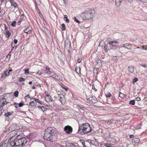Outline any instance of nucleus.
<instances>
[{"label":"nucleus","instance_id":"4468645a","mask_svg":"<svg viewBox=\"0 0 147 147\" xmlns=\"http://www.w3.org/2000/svg\"><path fill=\"white\" fill-rule=\"evenodd\" d=\"M90 142L92 145L96 146H98L99 145V143L98 141L96 139L94 138L92 140H91Z\"/></svg>","mask_w":147,"mask_h":147},{"label":"nucleus","instance_id":"393cba45","mask_svg":"<svg viewBox=\"0 0 147 147\" xmlns=\"http://www.w3.org/2000/svg\"><path fill=\"white\" fill-rule=\"evenodd\" d=\"M36 104V102L32 101L29 103V105L31 107H33L35 106Z\"/></svg>","mask_w":147,"mask_h":147},{"label":"nucleus","instance_id":"20e7f679","mask_svg":"<svg viewBox=\"0 0 147 147\" xmlns=\"http://www.w3.org/2000/svg\"><path fill=\"white\" fill-rule=\"evenodd\" d=\"M50 129H50H49L48 130H45L43 138L45 140L52 142H53L52 139L54 136H52L49 133V131L51 132V130Z\"/></svg>","mask_w":147,"mask_h":147},{"label":"nucleus","instance_id":"b1692460","mask_svg":"<svg viewBox=\"0 0 147 147\" xmlns=\"http://www.w3.org/2000/svg\"><path fill=\"white\" fill-rule=\"evenodd\" d=\"M49 105L51 107H54L56 106L57 104L54 102V101H52L49 103Z\"/></svg>","mask_w":147,"mask_h":147},{"label":"nucleus","instance_id":"7ed1b4c3","mask_svg":"<svg viewBox=\"0 0 147 147\" xmlns=\"http://www.w3.org/2000/svg\"><path fill=\"white\" fill-rule=\"evenodd\" d=\"M19 136L18 135L16 138V144L17 146H21L22 147L25 146V144H26L27 141V140L25 137H22L21 138H19Z\"/></svg>","mask_w":147,"mask_h":147},{"label":"nucleus","instance_id":"f8f14e48","mask_svg":"<svg viewBox=\"0 0 147 147\" xmlns=\"http://www.w3.org/2000/svg\"><path fill=\"white\" fill-rule=\"evenodd\" d=\"M102 43H104V46H101L102 48L104 49L106 52H107L109 50V48L108 47L107 45L106 44L105 42L102 41H101L99 45L100 46Z\"/></svg>","mask_w":147,"mask_h":147},{"label":"nucleus","instance_id":"0e129e2a","mask_svg":"<svg viewBox=\"0 0 147 147\" xmlns=\"http://www.w3.org/2000/svg\"><path fill=\"white\" fill-rule=\"evenodd\" d=\"M112 99L114 101H115V97L114 96H112Z\"/></svg>","mask_w":147,"mask_h":147},{"label":"nucleus","instance_id":"69168bd1","mask_svg":"<svg viewBox=\"0 0 147 147\" xmlns=\"http://www.w3.org/2000/svg\"><path fill=\"white\" fill-rule=\"evenodd\" d=\"M14 42L15 43V44H16L18 42V40L16 39H15L14 40Z\"/></svg>","mask_w":147,"mask_h":147},{"label":"nucleus","instance_id":"680f3d73","mask_svg":"<svg viewBox=\"0 0 147 147\" xmlns=\"http://www.w3.org/2000/svg\"><path fill=\"white\" fill-rule=\"evenodd\" d=\"M14 0H10V2L11 3V6H12L13 4L14 3Z\"/></svg>","mask_w":147,"mask_h":147},{"label":"nucleus","instance_id":"de8ad7c7","mask_svg":"<svg viewBox=\"0 0 147 147\" xmlns=\"http://www.w3.org/2000/svg\"><path fill=\"white\" fill-rule=\"evenodd\" d=\"M73 19L74 20V21L76 22L80 23V22L79 21L76 17H74V18Z\"/></svg>","mask_w":147,"mask_h":147},{"label":"nucleus","instance_id":"473e14b6","mask_svg":"<svg viewBox=\"0 0 147 147\" xmlns=\"http://www.w3.org/2000/svg\"><path fill=\"white\" fill-rule=\"evenodd\" d=\"M22 17H23V15L22 14L21 16V18L19 20L18 22V25H20L22 21H23L22 18Z\"/></svg>","mask_w":147,"mask_h":147},{"label":"nucleus","instance_id":"39448f33","mask_svg":"<svg viewBox=\"0 0 147 147\" xmlns=\"http://www.w3.org/2000/svg\"><path fill=\"white\" fill-rule=\"evenodd\" d=\"M16 138V137L15 136L11 137L8 140L9 144H10V146L12 147L17 146L16 141V139H15Z\"/></svg>","mask_w":147,"mask_h":147},{"label":"nucleus","instance_id":"4c0bfd02","mask_svg":"<svg viewBox=\"0 0 147 147\" xmlns=\"http://www.w3.org/2000/svg\"><path fill=\"white\" fill-rule=\"evenodd\" d=\"M41 109L42 110V111H46L47 109V108L45 107V106H42L41 107Z\"/></svg>","mask_w":147,"mask_h":147},{"label":"nucleus","instance_id":"774afa93","mask_svg":"<svg viewBox=\"0 0 147 147\" xmlns=\"http://www.w3.org/2000/svg\"><path fill=\"white\" fill-rule=\"evenodd\" d=\"M11 52H10L9 54H8V55L7 56V57H8V56H9V59H10V57L11 56V54H10V53Z\"/></svg>","mask_w":147,"mask_h":147},{"label":"nucleus","instance_id":"37998d69","mask_svg":"<svg viewBox=\"0 0 147 147\" xmlns=\"http://www.w3.org/2000/svg\"><path fill=\"white\" fill-rule=\"evenodd\" d=\"M62 30H65V26L64 24H62L61 25Z\"/></svg>","mask_w":147,"mask_h":147},{"label":"nucleus","instance_id":"7c9ffc66","mask_svg":"<svg viewBox=\"0 0 147 147\" xmlns=\"http://www.w3.org/2000/svg\"><path fill=\"white\" fill-rule=\"evenodd\" d=\"M46 73L48 74H50L51 73V71L50 70V68L49 67H46Z\"/></svg>","mask_w":147,"mask_h":147},{"label":"nucleus","instance_id":"6e6552de","mask_svg":"<svg viewBox=\"0 0 147 147\" xmlns=\"http://www.w3.org/2000/svg\"><path fill=\"white\" fill-rule=\"evenodd\" d=\"M12 71L11 69H7L5 71H4L1 76V79H4L6 77L8 76L10 74V72Z\"/></svg>","mask_w":147,"mask_h":147},{"label":"nucleus","instance_id":"a19ab883","mask_svg":"<svg viewBox=\"0 0 147 147\" xmlns=\"http://www.w3.org/2000/svg\"><path fill=\"white\" fill-rule=\"evenodd\" d=\"M113 122V120H108L107 121V124H110L112 123Z\"/></svg>","mask_w":147,"mask_h":147},{"label":"nucleus","instance_id":"cd10ccee","mask_svg":"<svg viewBox=\"0 0 147 147\" xmlns=\"http://www.w3.org/2000/svg\"><path fill=\"white\" fill-rule=\"evenodd\" d=\"M64 18H63L64 20L67 23H68L69 22V20L67 18V15H64Z\"/></svg>","mask_w":147,"mask_h":147},{"label":"nucleus","instance_id":"9d476101","mask_svg":"<svg viewBox=\"0 0 147 147\" xmlns=\"http://www.w3.org/2000/svg\"><path fill=\"white\" fill-rule=\"evenodd\" d=\"M64 131L67 134H70L72 133L73 131V128L69 125H67L64 127Z\"/></svg>","mask_w":147,"mask_h":147},{"label":"nucleus","instance_id":"8fccbe9b","mask_svg":"<svg viewBox=\"0 0 147 147\" xmlns=\"http://www.w3.org/2000/svg\"><path fill=\"white\" fill-rule=\"evenodd\" d=\"M16 23V22L15 21H13L11 25L12 26H15Z\"/></svg>","mask_w":147,"mask_h":147},{"label":"nucleus","instance_id":"13d9d810","mask_svg":"<svg viewBox=\"0 0 147 147\" xmlns=\"http://www.w3.org/2000/svg\"><path fill=\"white\" fill-rule=\"evenodd\" d=\"M30 97L29 96V95L28 94L25 97V99H27L28 98H30Z\"/></svg>","mask_w":147,"mask_h":147},{"label":"nucleus","instance_id":"9b49d317","mask_svg":"<svg viewBox=\"0 0 147 147\" xmlns=\"http://www.w3.org/2000/svg\"><path fill=\"white\" fill-rule=\"evenodd\" d=\"M50 128H51L50 129H51V132L50 131L49 133L52 136H54L55 134L57 132V130L56 129L52 127H49L47 128L45 130H48L49 129H50Z\"/></svg>","mask_w":147,"mask_h":147},{"label":"nucleus","instance_id":"0eeeda50","mask_svg":"<svg viewBox=\"0 0 147 147\" xmlns=\"http://www.w3.org/2000/svg\"><path fill=\"white\" fill-rule=\"evenodd\" d=\"M58 99L61 102L62 104L64 105L66 103V100L64 95L62 94H60L58 95Z\"/></svg>","mask_w":147,"mask_h":147},{"label":"nucleus","instance_id":"f03ea898","mask_svg":"<svg viewBox=\"0 0 147 147\" xmlns=\"http://www.w3.org/2000/svg\"><path fill=\"white\" fill-rule=\"evenodd\" d=\"M94 10L93 9H88L82 13L81 15V17L84 20L91 19L94 16Z\"/></svg>","mask_w":147,"mask_h":147},{"label":"nucleus","instance_id":"412c9836","mask_svg":"<svg viewBox=\"0 0 147 147\" xmlns=\"http://www.w3.org/2000/svg\"><path fill=\"white\" fill-rule=\"evenodd\" d=\"M124 0H115V5L117 6H119Z\"/></svg>","mask_w":147,"mask_h":147},{"label":"nucleus","instance_id":"c756f323","mask_svg":"<svg viewBox=\"0 0 147 147\" xmlns=\"http://www.w3.org/2000/svg\"><path fill=\"white\" fill-rule=\"evenodd\" d=\"M65 43V45H66V46H70L71 45L70 42L68 40H66Z\"/></svg>","mask_w":147,"mask_h":147},{"label":"nucleus","instance_id":"603ef678","mask_svg":"<svg viewBox=\"0 0 147 147\" xmlns=\"http://www.w3.org/2000/svg\"><path fill=\"white\" fill-rule=\"evenodd\" d=\"M42 74V71H40V70L38 71L37 73V74H38L39 75H41Z\"/></svg>","mask_w":147,"mask_h":147},{"label":"nucleus","instance_id":"1a4fd4ad","mask_svg":"<svg viewBox=\"0 0 147 147\" xmlns=\"http://www.w3.org/2000/svg\"><path fill=\"white\" fill-rule=\"evenodd\" d=\"M19 129L18 127L17 124L13 123L11 125V126L8 129L9 132H11Z\"/></svg>","mask_w":147,"mask_h":147},{"label":"nucleus","instance_id":"f257e3e1","mask_svg":"<svg viewBox=\"0 0 147 147\" xmlns=\"http://www.w3.org/2000/svg\"><path fill=\"white\" fill-rule=\"evenodd\" d=\"M91 131L90 125L86 123L79 125L78 133L80 134L84 135L90 132Z\"/></svg>","mask_w":147,"mask_h":147},{"label":"nucleus","instance_id":"4d7b16f0","mask_svg":"<svg viewBox=\"0 0 147 147\" xmlns=\"http://www.w3.org/2000/svg\"><path fill=\"white\" fill-rule=\"evenodd\" d=\"M82 60V59L81 58H78L77 59V62L78 63H80Z\"/></svg>","mask_w":147,"mask_h":147},{"label":"nucleus","instance_id":"c9c22d12","mask_svg":"<svg viewBox=\"0 0 147 147\" xmlns=\"http://www.w3.org/2000/svg\"><path fill=\"white\" fill-rule=\"evenodd\" d=\"M29 68L25 69L24 74L26 75L28 74H29Z\"/></svg>","mask_w":147,"mask_h":147},{"label":"nucleus","instance_id":"58836bf2","mask_svg":"<svg viewBox=\"0 0 147 147\" xmlns=\"http://www.w3.org/2000/svg\"><path fill=\"white\" fill-rule=\"evenodd\" d=\"M119 96L121 98H123L124 97L125 95L124 94L121 93V92H120L119 94Z\"/></svg>","mask_w":147,"mask_h":147},{"label":"nucleus","instance_id":"a211bd4d","mask_svg":"<svg viewBox=\"0 0 147 147\" xmlns=\"http://www.w3.org/2000/svg\"><path fill=\"white\" fill-rule=\"evenodd\" d=\"M60 76H61L60 75H59L56 74H54L51 75L50 77L59 80L60 79Z\"/></svg>","mask_w":147,"mask_h":147},{"label":"nucleus","instance_id":"6ab92c4d","mask_svg":"<svg viewBox=\"0 0 147 147\" xmlns=\"http://www.w3.org/2000/svg\"><path fill=\"white\" fill-rule=\"evenodd\" d=\"M8 144H9L8 140H5L2 143L1 147H6L7 146Z\"/></svg>","mask_w":147,"mask_h":147},{"label":"nucleus","instance_id":"423d86ee","mask_svg":"<svg viewBox=\"0 0 147 147\" xmlns=\"http://www.w3.org/2000/svg\"><path fill=\"white\" fill-rule=\"evenodd\" d=\"M86 96L87 102L90 104H94L97 102V100L95 97H90Z\"/></svg>","mask_w":147,"mask_h":147},{"label":"nucleus","instance_id":"2eb2a0df","mask_svg":"<svg viewBox=\"0 0 147 147\" xmlns=\"http://www.w3.org/2000/svg\"><path fill=\"white\" fill-rule=\"evenodd\" d=\"M45 99L46 101L47 102H51L53 100L52 97L49 94L46 95L45 97Z\"/></svg>","mask_w":147,"mask_h":147},{"label":"nucleus","instance_id":"338daca9","mask_svg":"<svg viewBox=\"0 0 147 147\" xmlns=\"http://www.w3.org/2000/svg\"><path fill=\"white\" fill-rule=\"evenodd\" d=\"M141 65L144 67H145L146 66V65L144 64H141Z\"/></svg>","mask_w":147,"mask_h":147},{"label":"nucleus","instance_id":"a878e982","mask_svg":"<svg viewBox=\"0 0 147 147\" xmlns=\"http://www.w3.org/2000/svg\"><path fill=\"white\" fill-rule=\"evenodd\" d=\"M5 35L6 37L8 38L10 36L11 33L9 31H7L5 33Z\"/></svg>","mask_w":147,"mask_h":147},{"label":"nucleus","instance_id":"f3484780","mask_svg":"<svg viewBox=\"0 0 147 147\" xmlns=\"http://www.w3.org/2000/svg\"><path fill=\"white\" fill-rule=\"evenodd\" d=\"M2 100H3V101L0 105V108L3 109V107L5 105L7 104V102L6 101L5 99L4 98H3Z\"/></svg>","mask_w":147,"mask_h":147},{"label":"nucleus","instance_id":"09e8293b","mask_svg":"<svg viewBox=\"0 0 147 147\" xmlns=\"http://www.w3.org/2000/svg\"><path fill=\"white\" fill-rule=\"evenodd\" d=\"M69 146H68V147H74L75 146L73 144L68 143V144Z\"/></svg>","mask_w":147,"mask_h":147},{"label":"nucleus","instance_id":"2f4dec72","mask_svg":"<svg viewBox=\"0 0 147 147\" xmlns=\"http://www.w3.org/2000/svg\"><path fill=\"white\" fill-rule=\"evenodd\" d=\"M104 146L106 147H113V146L111 144L105 143L104 144Z\"/></svg>","mask_w":147,"mask_h":147},{"label":"nucleus","instance_id":"6e6d98bb","mask_svg":"<svg viewBox=\"0 0 147 147\" xmlns=\"http://www.w3.org/2000/svg\"><path fill=\"white\" fill-rule=\"evenodd\" d=\"M4 28H5V31H8V27H7V26L5 24L4 25Z\"/></svg>","mask_w":147,"mask_h":147},{"label":"nucleus","instance_id":"aec40b11","mask_svg":"<svg viewBox=\"0 0 147 147\" xmlns=\"http://www.w3.org/2000/svg\"><path fill=\"white\" fill-rule=\"evenodd\" d=\"M140 141L139 139L137 138H135L132 140V143L133 144H135L136 143H138Z\"/></svg>","mask_w":147,"mask_h":147},{"label":"nucleus","instance_id":"a18cd8bd","mask_svg":"<svg viewBox=\"0 0 147 147\" xmlns=\"http://www.w3.org/2000/svg\"><path fill=\"white\" fill-rule=\"evenodd\" d=\"M138 80V79L137 78H134L132 82L133 83H135Z\"/></svg>","mask_w":147,"mask_h":147},{"label":"nucleus","instance_id":"864d4df0","mask_svg":"<svg viewBox=\"0 0 147 147\" xmlns=\"http://www.w3.org/2000/svg\"><path fill=\"white\" fill-rule=\"evenodd\" d=\"M78 107L80 108L81 109H82L83 110H84V109H85V107H83L81 106L78 105Z\"/></svg>","mask_w":147,"mask_h":147},{"label":"nucleus","instance_id":"72a5a7b5","mask_svg":"<svg viewBox=\"0 0 147 147\" xmlns=\"http://www.w3.org/2000/svg\"><path fill=\"white\" fill-rule=\"evenodd\" d=\"M135 100H130L129 102V104L130 105H134L135 104Z\"/></svg>","mask_w":147,"mask_h":147},{"label":"nucleus","instance_id":"ea45409f","mask_svg":"<svg viewBox=\"0 0 147 147\" xmlns=\"http://www.w3.org/2000/svg\"><path fill=\"white\" fill-rule=\"evenodd\" d=\"M33 99L35 101H36V102H37L38 103L42 104V102L40 101L38 99L35 98H34Z\"/></svg>","mask_w":147,"mask_h":147},{"label":"nucleus","instance_id":"5701e85b","mask_svg":"<svg viewBox=\"0 0 147 147\" xmlns=\"http://www.w3.org/2000/svg\"><path fill=\"white\" fill-rule=\"evenodd\" d=\"M134 67L130 66L128 67V70L130 73H133L134 71Z\"/></svg>","mask_w":147,"mask_h":147},{"label":"nucleus","instance_id":"bf43d9fd","mask_svg":"<svg viewBox=\"0 0 147 147\" xmlns=\"http://www.w3.org/2000/svg\"><path fill=\"white\" fill-rule=\"evenodd\" d=\"M140 98L139 97H137L136 98V100L138 101H140Z\"/></svg>","mask_w":147,"mask_h":147},{"label":"nucleus","instance_id":"4be33fe9","mask_svg":"<svg viewBox=\"0 0 147 147\" xmlns=\"http://www.w3.org/2000/svg\"><path fill=\"white\" fill-rule=\"evenodd\" d=\"M111 45L110 47H111V49H112L117 50L119 48L120 49V47H119L117 45H114L113 44H112L111 45Z\"/></svg>","mask_w":147,"mask_h":147},{"label":"nucleus","instance_id":"3c124183","mask_svg":"<svg viewBox=\"0 0 147 147\" xmlns=\"http://www.w3.org/2000/svg\"><path fill=\"white\" fill-rule=\"evenodd\" d=\"M14 105H15V107L16 108H18L19 107V105H18V104L16 102H14Z\"/></svg>","mask_w":147,"mask_h":147},{"label":"nucleus","instance_id":"5fc2aeb1","mask_svg":"<svg viewBox=\"0 0 147 147\" xmlns=\"http://www.w3.org/2000/svg\"><path fill=\"white\" fill-rule=\"evenodd\" d=\"M24 105V104L22 103V102H20L19 104V107H21L23 106Z\"/></svg>","mask_w":147,"mask_h":147},{"label":"nucleus","instance_id":"dca6fc26","mask_svg":"<svg viewBox=\"0 0 147 147\" xmlns=\"http://www.w3.org/2000/svg\"><path fill=\"white\" fill-rule=\"evenodd\" d=\"M107 42L110 45H111L112 44H116L119 42L117 41H113L112 40V39L110 38H109L108 39Z\"/></svg>","mask_w":147,"mask_h":147},{"label":"nucleus","instance_id":"c85d7f7f","mask_svg":"<svg viewBox=\"0 0 147 147\" xmlns=\"http://www.w3.org/2000/svg\"><path fill=\"white\" fill-rule=\"evenodd\" d=\"M24 32L27 34H29L31 32V31L29 28H27L24 30Z\"/></svg>","mask_w":147,"mask_h":147},{"label":"nucleus","instance_id":"e2e57ef3","mask_svg":"<svg viewBox=\"0 0 147 147\" xmlns=\"http://www.w3.org/2000/svg\"><path fill=\"white\" fill-rule=\"evenodd\" d=\"M63 89H65V90L66 91H67V90H68V89H67V87L66 86H64L63 87Z\"/></svg>","mask_w":147,"mask_h":147},{"label":"nucleus","instance_id":"ddd939ff","mask_svg":"<svg viewBox=\"0 0 147 147\" xmlns=\"http://www.w3.org/2000/svg\"><path fill=\"white\" fill-rule=\"evenodd\" d=\"M131 44L130 43H127L124 44L121 47L125 48L129 50H131Z\"/></svg>","mask_w":147,"mask_h":147},{"label":"nucleus","instance_id":"e433bc0d","mask_svg":"<svg viewBox=\"0 0 147 147\" xmlns=\"http://www.w3.org/2000/svg\"><path fill=\"white\" fill-rule=\"evenodd\" d=\"M19 94V92L17 90L15 91L14 93V95L16 97H17L18 96Z\"/></svg>","mask_w":147,"mask_h":147},{"label":"nucleus","instance_id":"c03bdc74","mask_svg":"<svg viewBox=\"0 0 147 147\" xmlns=\"http://www.w3.org/2000/svg\"><path fill=\"white\" fill-rule=\"evenodd\" d=\"M25 80L24 78L22 77L20 78L19 79V81L20 82H22V81H24Z\"/></svg>","mask_w":147,"mask_h":147},{"label":"nucleus","instance_id":"052dcab7","mask_svg":"<svg viewBox=\"0 0 147 147\" xmlns=\"http://www.w3.org/2000/svg\"><path fill=\"white\" fill-rule=\"evenodd\" d=\"M92 89H94V90L95 91H96L97 90L95 88L94 86V84H92Z\"/></svg>","mask_w":147,"mask_h":147},{"label":"nucleus","instance_id":"bb28decb","mask_svg":"<svg viewBox=\"0 0 147 147\" xmlns=\"http://www.w3.org/2000/svg\"><path fill=\"white\" fill-rule=\"evenodd\" d=\"M13 113V111H11L8 112L7 113H5L4 116L6 117H8L10 115H11L12 113Z\"/></svg>","mask_w":147,"mask_h":147},{"label":"nucleus","instance_id":"49530a36","mask_svg":"<svg viewBox=\"0 0 147 147\" xmlns=\"http://www.w3.org/2000/svg\"><path fill=\"white\" fill-rule=\"evenodd\" d=\"M15 8L17 7L18 5L17 4V3L16 2H14L12 5Z\"/></svg>","mask_w":147,"mask_h":147},{"label":"nucleus","instance_id":"f704fd0d","mask_svg":"<svg viewBox=\"0 0 147 147\" xmlns=\"http://www.w3.org/2000/svg\"><path fill=\"white\" fill-rule=\"evenodd\" d=\"M96 61L97 63V65H98L100 66L102 65V64L100 60H98V61L96 60Z\"/></svg>","mask_w":147,"mask_h":147},{"label":"nucleus","instance_id":"79ce46f5","mask_svg":"<svg viewBox=\"0 0 147 147\" xmlns=\"http://www.w3.org/2000/svg\"><path fill=\"white\" fill-rule=\"evenodd\" d=\"M105 96L107 98V97H110L111 96V93L110 92H108L107 94H105Z\"/></svg>","mask_w":147,"mask_h":147}]
</instances>
